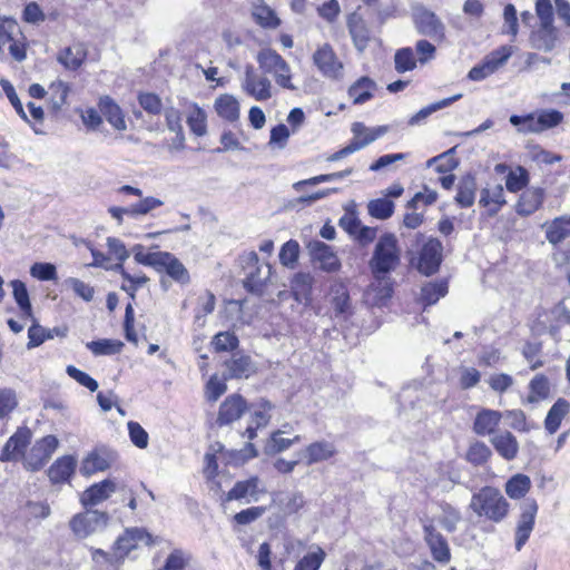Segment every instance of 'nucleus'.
<instances>
[{"label": "nucleus", "mask_w": 570, "mask_h": 570, "mask_svg": "<svg viewBox=\"0 0 570 570\" xmlns=\"http://www.w3.org/2000/svg\"><path fill=\"white\" fill-rule=\"evenodd\" d=\"M332 305L336 316L351 314V298L346 285L342 282L332 285Z\"/></svg>", "instance_id": "obj_34"}, {"label": "nucleus", "mask_w": 570, "mask_h": 570, "mask_svg": "<svg viewBox=\"0 0 570 570\" xmlns=\"http://www.w3.org/2000/svg\"><path fill=\"white\" fill-rule=\"evenodd\" d=\"M570 412V402L563 397H559L548 411L544 419V428L550 434H554Z\"/></svg>", "instance_id": "obj_29"}, {"label": "nucleus", "mask_w": 570, "mask_h": 570, "mask_svg": "<svg viewBox=\"0 0 570 570\" xmlns=\"http://www.w3.org/2000/svg\"><path fill=\"white\" fill-rule=\"evenodd\" d=\"M448 293V283L445 281L429 282L421 288V303L424 306L435 304L441 297Z\"/></svg>", "instance_id": "obj_39"}, {"label": "nucleus", "mask_w": 570, "mask_h": 570, "mask_svg": "<svg viewBox=\"0 0 570 570\" xmlns=\"http://www.w3.org/2000/svg\"><path fill=\"white\" fill-rule=\"evenodd\" d=\"M413 22L420 35L428 36L438 42L445 40V26L433 11L426 8L417 9L413 14Z\"/></svg>", "instance_id": "obj_8"}, {"label": "nucleus", "mask_w": 570, "mask_h": 570, "mask_svg": "<svg viewBox=\"0 0 570 570\" xmlns=\"http://www.w3.org/2000/svg\"><path fill=\"white\" fill-rule=\"evenodd\" d=\"M442 243L434 237L423 242L415 256L410 258V263L422 275L431 276L439 272L443 256Z\"/></svg>", "instance_id": "obj_5"}, {"label": "nucleus", "mask_w": 570, "mask_h": 570, "mask_svg": "<svg viewBox=\"0 0 570 570\" xmlns=\"http://www.w3.org/2000/svg\"><path fill=\"white\" fill-rule=\"evenodd\" d=\"M116 483L109 479H106L99 483L92 484L80 497V502L83 507L96 505L107 500L111 493L116 491Z\"/></svg>", "instance_id": "obj_23"}, {"label": "nucleus", "mask_w": 570, "mask_h": 570, "mask_svg": "<svg viewBox=\"0 0 570 570\" xmlns=\"http://www.w3.org/2000/svg\"><path fill=\"white\" fill-rule=\"evenodd\" d=\"M325 559V550L320 546H313L311 551L296 562L294 570H318Z\"/></svg>", "instance_id": "obj_38"}, {"label": "nucleus", "mask_w": 570, "mask_h": 570, "mask_svg": "<svg viewBox=\"0 0 570 570\" xmlns=\"http://www.w3.org/2000/svg\"><path fill=\"white\" fill-rule=\"evenodd\" d=\"M32 433L28 428H19L13 435L6 442L1 454L0 461L10 462L24 460V451L31 441Z\"/></svg>", "instance_id": "obj_11"}, {"label": "nucleus", "mask_w": 570, "mask_h": 570, "mask_svg": "<svg viewBox=\"0 0 570 570\" xmlns=\"http://www.w3.org/2000/svg\"><path fill=\"white\" fill-rule=\"evenodd\" d=\"M530 181V175L525 167L517 166L510 169L505 177V187L510 193L524 190Z\"/></svg>", "instance_id": "obj_43"}, {"label": "nucleus", "mask_w": 570, "mask_h": 570, "mask_svg": "<svg viewBox=\"0 0 570 570\" xmlns=\"http://www.w3.org/2000/svg\"><path fill=\"white\" fill-rule=\"evenodd\" d=\"M346 27L357 51L363 52L370 45L372 32L365 19L357 12L347 16Z\"/></svg>", "instance_id": "obj_14"}, {"label": "nucleus", "mask_w": 570, "mask_h": 570, "mask_svg": "<svg viewBox=\"0 0 570 570\" xmlns=\"http://www.w3.org/2000/svg\"><path fill=\"white\" fill-rule=\"evenodd\" d=\"M376 82L368 76H361L347 88L353 105H363L374 97Z\"/></svg>", "instance_id": "obj_21"}, {"label": "nucleus", "mask_w": 570, "mask_h": 570, "mask_svg": "<svg viewBox=\"0 0 570 570\" xmlns=\"http://www.w3.org/2000/svg\"><path fill=\"white\" fill-rule=\"evenodd\" d=\"M542 343L540 342H525L522 347V355L529 363L531 371H535L544 365V361L541 357Z\"/></svg>", "instance_id": "obj_50"}, {"label": "nucleus", "mask_w": 570, "mask_h": 570, "mask_svg": "<svg viewBox=\"0 0 570 570\" xmlns=\"http://www.w3.org/2000/svg\"><path fill=\"white\" fill-rule=\"evenodd\" d=\"M110 466V458L98 452L89 453L81 463L80 472L89 476L96 472L105 471Z\"/></svg>", "instance_id": "obj_42"}, {"label": "nucleus", "mask_w": 570, "mask_h": 570, "mask_svg": "<svg viewBox=\"0 0 570 570\" xmlns=\"http://www.w3.org/2000/svg\"><path fill=\"white\" fill-rule=\"evenodd\" d=\"M215 110L219 117L227 121H235L239 117V104L230 95H222L215 100Z\"/></svg>", "instance_id": "obj_36"}, {"label": "nucleus", "mask_w": 570, "mask_h": 570, "mask_svg": "<svg viewBox=\"0 0 570 570\" xmlns=\"http://www.w3.org/2000/svg\"><path fill=\"white\" fill-rule=\"evenodd\" d=\"M469 509L479 521L499 524L509 517L511 505L499 488L484 485L472 494Z\"/></svg>", "instance_id": "obj_2"}, {"label": "nucleus", "mask_w": 570, "mask_h": 570, "mask_svg": "<svg viewBox=\"0 0 570 570\" xmlns=\"http://www.w3.org/2000/svg\"><path fill=\"white\" fill-rule=\"evenodd\" d=\"M271 504L277 507L283 518H288L299 513L305 508L306 501L302 492H275L271 497Z\"/></svg>", "instance_id": "obj_16"}, {"label": "nucleus", "mask_w": 570, "mask_h": 570, "mask_svg": "<svg viewBox=\"0 0 570 570\" xmlns=\"http://www.w3.org/2000/svg\"><path fill=\"white\" fill-rule=\"evenodd\" d=\"M58 446V439L47 435L38 440L24 456V466L30 471H39L51 458Z\"/></svg>", "instance_id": "obj_9"}, {"label": "nucleus", "mask_w": 570, "mask_h": 570, "mask_svg": "<svg viewBox=\"0 0 570 570\" xmlns=\"http://www.w3.org/2000/svg\"><path fill=\"white\" fill-rule=\"evenodd\" d=\"M478 184L475 176L465 174L461 177L456 186L454 202L459 208H470L473 206L476 196Z\"/></svg>", "instance_id": "obj_24"}, {"label": "nucleus", "mask_w": 570, "mask_h": 570, "mask_svg": "<svg viewBox=\"0 0 570 570\" xmlns=\"http://www.w3.org/2000/svg\"><path fill=\"white\" fill-rule=\"evenodd\" d=\"M440 508L443 512L442 518L440 519L441 525L448 531L453 532L456 529V524L461 520L460 511L454 508L452 504L448 502H442Z\"/></svg>", "instance_id": "obj_54"}, {"label": "nucleus", "mask_w": 570, "mask_h": 570, "mask_svg": "<svg viewBox=\"0 0 570 570\" xmlns=\"http://www.w3.org/2000/svg\"><path fill=\"white\" fill-rule=\"evenodd\" d=\"M492 455V450L485 442L474 440L469 444L464 459L473 466H483L491 461Z\"/></svg>", "instance_id": "obj_33"}, {"label": "nucleus", "mask_w": 570, "mask_h": 570, "mask_svg": "<svg viewBox=\"0 0 570 570\" xmlns=\"http://www.w3.org/2000/svg\"><path fill=\"white\" fill-rule=\"evenodd\" d=\"M138 542L150 546L153 543L151 534L141 528H128L124 534L117 538L114 544L115 552L122 559L137 547Z\"/></svg>", "instance_id": "obj_15"}, {"label": "nucleus", "mask_w": 570, "mask_h": 570, "mask_svg": "<svg viewBox=\"0 0 570 570\" xmlns=\"http://www.w3.org/2000/svg\"><path fill=\"white\" fill-rule=\"evenodd\" d=\"M246 402L239 395L228 396L220 405L219 424H228L238 420L245 411Z\"/></svg>", "instance_id": "obj_26"}, {"label": "nucleus", "mask_w": 570, "mask_h": 570, "mask_svg": "<svg viewBox=\"0 0 570 570\" xmlns=\"http://www.w3.org/2000/svg\"><path fill=\"white\" fill-rule=\"evenodd\" d=\"M108 523L109 515L107 512L86 510L82 513L73 515L69 525L77 538L85 539L96 532L105 530Z\"/></svg>", "instance_id": "obj_6"}, {"label": "nucleus", "mask_w": 570, "mask_h": 570, "mask_svg": "<svg viewBox=\"0 0 570 570\" xmlns=\"http://www.w3.org/2000/svg\"><path fill=\"white\" fill-rule=\"evenodd\" d=\"M335 445L327 441H315L305 448L306 463L308 465L326 461L336 455Z\"/></svg>", "instance_id": "obj_32"}, {"label": "nucleus", "mask_w": 570, "mask_h": 570, "mask_svg": "<svg viewBox=\"0 0 570 570\" xmlns=\"http://www.w3.org/2000/svg\"><path fill=\"white\" fill-rule=\"evenodd\" d=\"M158 273L165 272L173 281L186 285L190 276L184 264L171 253L160 252L154 267Z\"/></svg>", "instance_id": "obj_13"}, {"label": "nucleus", "mask_w": 570, "mask_h": 570, "mask_svg": "<svg viewBox=\"0 0 570 570\" xmlns=\"http://www.w3.org/2000/svg\"><path fill=\"white\" fill-rule=\"evenodd\" d=\"M423 533L433 560L443 564L450 562L451 550L443 534L431 522L423 525Z\"/></svg>", "instance_id": "obj_12"}, {"label": "nucleus", "mask_w": 570, "mask_h": 570, "mask_svg": "<svg viewBox=\"0 0 570 570\" xmlns=\"http://www.w3.org/2000/svg\"><path fill=\"white\" fill-rule=\"evenodd\" d=\"M390 130L387 125L367 128L363 122L355 121L352 124L351 131L353 138L350 140L352 145L357 146V150L364 148Z\"/></svg>", "instance_id": "obj_19"}, {"label": "nucleus", "mask_w": 570, "mask_h": 570, "mask_svg": "<svg viewBox=\"0 0 570 570\" xmlns=\"http://www.w3.org/2000/svg\"><path fill=\"white\" fill-rule=\"evenodd\" d=\"M505 204L507 200L502 185L498 184L481 189L479 205L484 208L489 217L495 216Z\"/></svg>", "instance_id": "obj_18"}, {"label": "nucleus", "mask_w": 570, "mask_h": 570, "mask_svg": "<svg viewBox=\"0 0 570 570\" xmlns=\"http://www.w3.org/2000/svg\"><path fill=\"white\" fill-rule=\"evenodd\" d=\"M439 195L434 189L423 185L422 190L413 195V197L405 204L406 210H420L432 206L438 202Z\"/></svg>", "instance_id": "obj_37"}, {"label": "nucleus", "mask_w": 570, "mask_h": 570, "mask_svg": "<svg viewBox=\"0 0 570 570\" xmlns=\"http://www.w3.org/2000/svg\"><path fill=\"white\" fill-rule=\"evenodd\" d=\"M187 125L189 126L193 134L198 137L204 136L207 131L205 111L202 108L195 106L187 117Z\"/></svg>", "instance_id": "obj_55"}, {"label": "nucleus", "mask_w": 570, "mask_h": 570, "mask_svg": "<svg viewBox=\"0 0 570 570\" xmlns=\"http://www.w3.org/2000/svg\"><path fill=\"white\" fill-rule=\"evenodd\" d=\"M534 9L541 27L550 28V26H554L553 7L551 0H537Z\"/></svg>", "instance_id": "obj_58"}, {"label": "nucleus", "mask_w": 570, "mask_h": 570, "mask_svg": "<svg viewBox=\"0 0 570 570\" xmlns=\"http://www.w3.org/2000/svg\"><path fill=\"white\" fill-rule=\"evenodd\" d=\"M252 16L256 23L264 29H277L282 23L276 12L265 3L255 4Z\"/></svg>", "instance_id": "obj_35"}, {"label": "nucleus", "mask_w": 570, "mask_h": 570, "mask_svg": "<svg viewBox=\"0 0 570 570\" xmlns=\"http://www.w3.org/2000/svg\"><path fill=\"white\" fill-rule=\"evenodd\" d=\"M531 488L532 481L529 475L524 473H515L507 480L504 484V492L511 500H521L527 497Z\"/></svg>", "instance_id": "obj_28"}, {"label": "nucleus", "mask_w": 570, "mask_h": 570, "mask_svg": "<svg viewBox=\"0 0 570 570\" xmlns=\"http://www.w3.org/2000/svg\"><path fill=\"white\" fill-rule=\"evenodd\" d=\"M546 199V190L542 187H529L522 190L515 204V210L520 216H530L538 212Z\"/></svg>", "instance_id": "obj_17"}, {"label": "nucleus", "mask_w": 570, "mask_h": 570, "mask_svg": "<svg viewBox=\"0 0 570 570\" xmlns=\"http://www.w3.org/2000/svg\"><path fill=\"white\" fill-rule=\"evenodd\" d=\"M13 297L23 317L32 318V307L26 284L19 279L11 282Z\"/></svg>", "instance_id": "obj_45"}, {"label": "nucleus", "mask_w": 570, "mask_h": 570, "mask_svg": "<svg viewBox=\"0 0 570 570\" xmlns=\"http://www.w3.org/2000/svg\"><path fill=\"white\" fill-rule=\"evenodd\" d=\"M416 62L417 60L411 47L401 48L394 55V68L399 73L414 70Z\"/></svg>", "instance_id": "obj_47"}, {"label": "nucleus", "mask_w": 570, "mask_h": 570, "mask_svg": "<svg viewBox=\"0 0 570 570\" xmlns=\"http://www.w3.org/2000/svg\"><path fill=\"white\" fill-rule=\"evenodd\" d=\"M367 208L372 217L384 220L393 215L395 205L392 200L384 197L371 200Z\"/></svg>", "instance_id": "obj_51"}, {"label": "nucleus", "mask_w": 570, "mask_h": 570, "mask_svg": "<svg viewBox=\"0 0 570 570\" xmlns=\"http://www.w3.org/2000/svg\"><path fill=\"white\" fill-rule=\"evenodd\" d=\"M546 239L553 246L570 237V215H562L543 225Z\"/></svg>", "instance_id": "obj_22"}, {"label": "nucleus", "mask_w": 570, "mask_h": 570, "mask_svg": "<svg viewBox=\"0 0 570 570\" xmlns=\"http://www.w3.org/2000/svg\"><path fill=\"white\" fill-rule=\"evenodd\" d=\"M98 107L101 115L115 129L125 130L127 128L122 110L112 98L101 97Z\"/></svg>", "instance_id": "obj_25"}, {"label": "nucleus", "mask_w": 570, "mask_h": 570, "mask_svg": "<svg viewBox=\"0 0 570 570\" xmlns=\"http://www.w3.org/2000/svg\"><path fill=\"white\" fill-rule=\"evenodd\" d=\"M284 58L273 49L266 48L258 52L257 62L265 73H272Z\"/></svg>", "instance_id": "obj_53"}, {"label": "nucleus", "mask_w": 570, "mask_h": 570, "mask_svg": "<svg viewBox=\"0 0 570 570\" xmlns=\"http://www.w3.org/2000/svg\"><path fill=\"white\" fill-rule=\"evenodd\" d=\"M0 86L2 88V90L4 91L7 98L9 99L10 104L12 105V107L14 108V110L17 111V114L24 120L27 121L28 124H31L30 119L28 118L24 109H23V106H22V102L20 101L16 90H14V87L12 86V83L7 80V79H1L0 80Z\"/></svg>", "instance_id": "obj_57"}, {"label": "nucleus", "mask_w": 570, "mask_h": 570, "mask_svg": "<svg viewBox=\"0 0 570 570\" xmlns=\"http://www.w3.org/2000/svg\"><path fill=\"white\" fill-rule=\"evenodd\" d=\"M70 88L69 86L59 80L57 82L51 83L50 86V99L49 105L53 112H58L61 108L67 104V97L69 95Z\"/></svg>", "instance_id": "obj_48"}, {"label": "nucleus", "mask_w": 570, "mask_h": 570, "mask_svg": "<svg viewBox=\"0 0 570 570\" xmlns=\"http://www.w3.org/2000/svg\"><path fill=\"white\" fill-rule=\"evenodd\" d=\"M532 40L538 49L551 51L556 47L558 40V29L556 26L544 28L539 24L538 30L532 33Z\"/></svg>", "instance_id": "obj_41"}, {"label": "nucleus", "mask_w": 570, "mask_h": 570, "mask_svg": "<svg viewBox=\"0 0 570 570\" xmlns=\"http://www.w3.org/2000/svg\"><path fill=\"white\" fill-rule=\"evenodd\" d=\"M140 107L150 115H158L161 111V99L153 92H140L138 95Z\"/></svg>", "instance_id": "obj_59"}, {"label": "nucleus", "mask_w": 570, "mask_h": 570, "mask_svg": "<svg viewBox=\"0 0 570 570\" xmlns=\"http://www.w3.org/2000/svg\"><path fill=\"white\" fill-rule=\"evenodd\" d=\"M85 59L86 51L82 45H75L72 47H68L58 56V61L70 70L78 69Z\"/></svg>", "instance_id": "obj_44"}, {"label": "nucleus", "mask_w": 570, "mask_h": 570, "mask_svg": "<svg viewBox=\"0 0 570 570\" xmlns=\"http://www.w3.org/2000/svg\"><path fill=\"white\" fill-rule=\"evenodd\" d=\"M275 82L285 89H294L292 83L291 67L285 59L273 70Z\"/></svg>", "instance_id": "obj_63"}, {"label": "nucleus", "mask_w": 570, "mask_h": 570, "mask_svg": "<svg viewBox=\"0 0 570 570\" xmlns=\"http://www.w3.org/2000/svg\"><path fill=\"white\" fill-rule=\"evenodd\" d=\"M511 55L512 47L504 45L497 48L495 50H492L489 55L485 56L484 60L488 61L497 71L508 61Z\"/></svg>", "instance_id": "obj_60"}, {"label": "nucleus", "mask_w": 570, "mask_h": 570, "mask_svg": "<svg viewBox=\"0 0 570 570\" xmlns=\"http://www.w3.org/2000/svg\"><path fill=\"white\" fill-rule=\"evenodd\" d=\"M237 337L229 332H220L216 334L212 341V345L216 352L232 351L237 347Z\"/></svg>", "instance_id": "obj_61"}, {"label": "nucleus", "mask_w": 570, "mask_h": 570, "mask_svg": "<svg viewBox=\"0 0 570 570\" xmlns=\"http://www.w3.org/2000/svg\"><path fill=\"white\" fill-rule=\"evenodd\" d=\"M563 121V114L557 109H543L537 116L534 114L512 115L510 122L520 126L523 134H540L559 126Z\"/></svg>", "instance_id": "obj_4"}, {"label": "nucleus", "mask_w": 570, "mask_h": 570, "mask_svg": "<svg viewBox=\"0 0 570 570\" xmlns=\"http://www.w3.org/2000/svg\"><path fill=\"white\" fill-rule=\"evenodd\" d=\"M272 409L273 405L267 401H261L256 404H252V419L256 429L264 428L268 424Z\"/></svg>", "instance_id": "obj_56"}, {"label": "nucleus", "mask_w": 570, "mask_h": 570, "mask_svg": "<svg viewBox=\"0 0 570 570\" xmlns=\"http://www.w3.org/2000/svg\"><path fill=\"white\" fill-rule=\"evenodd\" d=\"M299 257V245L296 240L289 239L279 250V262L283 266L294 268Z\"/></svg>", "instance_id": "obj_52"}, {"label": "nucleus", "mask_w": 570, "mask_h": 570, "mask_svg": "<svg viewBox=\"0 0 570 570\" xmlns=\"http://www.w3.org/2000/svg\"><path fill=\"white\" fill-rule=\"evenodd\" d=\"M538 511L539 505L535 499H528L521 507V511L514 531L517 551H520L528 542L534 529Z\"/></svg>", "instance_id": "obj_7"}, {"label": "nucleus", "mask_w": 570, "mask_h": 570, "mask_svg": "<svg viewBox=\"0 0 570 570\" xmlns=\"http://www.w3.org/2000/svg\"><path fill=\"white\" fill-rule=\"evenodd\" d=\"M76 460L71 455L57 459L48 470L52 483H62L70 479L76 469Z\"/></svg>", "instance_id": "obj_31"}, {"label": "nucleus", "mask_w": 570, "mask_h": 570, "mask_svg": "<svg viewBox=\"0 0 570 570\" xmlns=\"http://www.w3.org/2000/svg\"><path fill=\"white\" fill-rule=\"evenodd\" d=\"M114 271L119 272L126 283H122L121 289L125 291L131 299H135V293L138 288L142 287L145 284L149 282V278L141 275H131L129 274L122 264H116L114 266Z\"/></svg>", "instance_id": "obj_40"}, {"label": "nucleus", "mask_w": 570, "mask_h": 570, "mask_svg": "<svg viewBox=\"0 0 570 570\" xmlns=\"http://www.w3.org/2000/svg\"><path fill=\"white\" fill-rule=\"evenodd\" d=\"M87 348L95 355H114L121 352L124 343L117 340H97L86 344Z\"/></svg>", "instance_id": "obj_46"}, {"label": "nucleus", "mask_w": 570, "mask_h": 570, "mask_svg": "<svg viewBox=\"0 0 570 570\" xmlns=\"http://www.w3.org/2000/svg\"><path fill=\"white\" fill-rule=\"evenodd\" d=\"M284 430L273 431L265 440L263 451L266 455H276L288 450L293 444L301 442V435L284 438Z\"/></svg>", "instance_id": "obj_27"}, {"label": "nucleus", "mask_w": 570, "mask_h": 570, "mask_svg": "<svg viewBox=\"0 0 570 570\" xmlns=\"http://www.w3.org/2000/svg\"><path fill=\"white\" fill-rule=\"evenodd\" d=\"M401 263V249L397 238L392 233L383 234L375 247L368 262V266L374 278L373 289L380 288L382 298H390L393 293V283L390 274L397 268Z\"/></svg>", "instance_id": "obj_1"}, {"label": "nucleus", "mask_w": 570, "mask_h": 570, "mask_svg": "<svg viewBox=\"0 0 570 570\" xmlns=\"http://www.w3.org/2000/svg\"><path fill=\"white\" fill-rule=\"evenodd\" d=\"M65 283L83 301L91 302L94 299L95 288L91 285L76 277H69Z\"/></svg>", "instance_id": "obj_64"}, {"label": "nucleus", "mask_w": 570, "mask_h": 570, "mask_svg": "<svg viewBox=\"0 0 570 570\" xmlns=\"http://www.w3.org/2000/svg\"><path fill=\"white\" fill-rule=\"evenodd\" d=\"M314 258L320 263V267L325 272H337L341 268V262L331 246L323 242H316L312 249Z\"/></svg>", "instance_id": "obj_30"}, {"label": "nucleus", "mask_w": 570, "mask_h": 570, "mask_svg": "<svg viewBox=\"0 0 570 570\" xmlns=\"http://www.w3.org/2000/svg\"><path fill=\"white\" fill-rule=\"evenodd\" d=\"M503 413L498 410L481 407L473 421L472 431L476 436L485 438L498 434Z\"/></svg>", "instance_id": "obj_10"}, {"label": "nucleus", "mask_w": 570, "mask_h": 570, "mask_svg": "<svg viewBox=\"0 0 570 570\" xmlns=\"http://www.w3.org/2000/svg\"><path fill=\"white\" fill-rule=\"evenodd\" d=\"M275 82L285 89H294L292 83L291 67L285 59L273 70Z\"/></svg>", "instance_id": "obj_62"}, {"label": "nucleus", "mask_w": 570, "mask_h": 570, "mask_svg": "<svg viewBox=\"0 0 570 570\" xmlns=\"http://www.w3.org/2000/svg\"><path fill=\"white\" fill-rule=\"evenodd\" d=\"M312 63L317 72L330 81H341L345 66L330 42L318 45L312 55Z\"/></svg>", "instance_id": "obj_3"}, {"label": "nucleus", "mask_w": 570, "mask_h": 570, "mask_svg": "<svg viewBox=\"0 0 570 570\" xmlns=\"http://www.w3.org/2000/svg\"><path fill=\"white\" fill-rule=\"evenodd\" d=\"M529 401L544 400L550 394V383L544 374H537L529 383Z\"/></svg>", "instance_id": "obj_49"}, {"label": "nucleus", "mask_w": 570, "mask_h": 570, "mask_svg": "<svg viewBox=\"0 0 570 570\" xmlns=\"http://www.w3.org/2000/svg\"><path fill=\"white\" fill-rule=\"evenodd\" d=\"M490 442L500 458L513 461L518 458L520 445L518 439L510 431H503L490 439Z\"/></svg>", "instance_id": "obj_20"}]
</instances>
